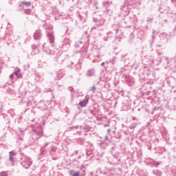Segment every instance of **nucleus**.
Listing matches in <instances>:
<instances>
[{"mask_svg": "<svg viewBox=\"0 0 176 176\" xmlns=\"http://www.w3.org/2000/svg\"><path fill=\"white\" fill-rule=\"evenodd\" d=\"M45 30L47 32V36L48 38L50 43H54V35H53V26L48 25L45 26Z\"/></svg>", "mask_w": 176, "mask_h": 176, "instance_id": "obj_1", "label": "nucleus"}, {"mask_svg": "<svg viewBox=\"0 0 176 176\" xmlns=\"http://www.w3.org/2000/svg\"><path fill=\"white\" fill-rule=\"evenodd\" d=\"M21 164L24 168H30L31 164H32V161L30 157H24Z\"/></svg>", "mask_w": 176, "mask_h": 176, "instance_id": "obj_2", "label": "nucleus"}, {"mask_svg": "<svg viewBox=\"0 0 176 176\" xmlns=\"http://www.w3.org/2000/svg\"><path fill=\"white\" fill-rule=\"evenodd\" d=\"M43 48L44 52H45L47 54H52V50H50V48L47 46L46 43H44V45H43Z\"/></svg>", "mask_w": 176, "mask_h": 176, "instance_id": "obj_3", "label": "nucleus"}, {"mask_svg": "<svg viewBox=\"0 0 176 176\" xmlns=\"http://www.w3.org/2000/svg\"><path fill=\"white\" fill-rule=\"evenodd\" d=\"M87 102H89V98H87V97H85V98L84 100H82V101H80L79 102V105L83 108L85 107H86V105H87Z\"/></svg>", "mask_w": 176, "mask_h": 176, "instance_id": "obj_4", "label": "nucleus"}, {"mask_svg": "<svg viewBox=\"0 0 176 176\" xmlns=\"http://www.w3.org/2000/svg\"><path fill=\"white\" fill-rule=\"evenodd\" d=\"M95 74L94 69H91L87 71V75L88 76H93Z\"/></svg>", "mask_w": 176, "mask_h": 176, "instance_id": "obj_5", "label": "nucleus"}, {"mask_svg": "<svg viewBox=\"0 0 176 176\" xmlns=\"http://www.w3.org/2000/svg\"><path fill=\"white\" fill-rule=\"evenodd\" d=\"M34 39H39L41 38V33L39 31H37L34 34Z\"/></svg>", "mask_w": 176, "mask_h": 176, "instance_id": "obj_6", "label": "nucleus"}, {"mask_svg": "<svg viewBox=\"0 0 176 176\" xmlns=\"http://www.w3.org/2000/svg\"><path fill=\"white\" fill-rule=\"evenodd\" d=\"M14 76H15L17 78H21V74H20V69H18L14 72Z\"/></svg>", "mask_w": 176, "mask_h": 176, "instance_id": "obj_7", "label": "nucleus"}, {"mask_svg": "<svg viewBox=\"0 0 176 176\" xmlns=\"http://www.w3.org/2000/svg\"><path fill=\"white\" fill-rule=\"evenodd\" d=\"M69 173L72 176H79V172H75L72 170H69Z\"/></svg>", "mask_w": 176, "mask_h": 176, "instance_id": "obj_8", "label": "nucleus"}, {"mask_svg": "<svg viewBox=\"0 0 176 176\" xmlns=\"http://www.w3.org/2000/svg\"><path fill=\"white\" fill-rule=\"evenodd\" d=\"M22 3H23L25 6H31V2H23Z\"/></svg>", "mask_w": 176, "mask_h": 176, "instance_id": "obj_9", "label": "nucleus"}, {"mask_svg": "<svg viewBox=\"0 0 176 176\" xmlns=\"http://www.w3.org/2000/svg\"><path fill=\"white\" fill-rule=\"evenodd\" d=\"M0 176H8V173H7V172H5V171L1 172V173H0Z\"/></svg>", "mask_w": 176, "mask_h": 176, "instance_id": "obj_10", "label": "nucleus"}, {"mask_svg": "<svg viewBox=\"0 0 176 176\" xmlns=\"http://www.w3.org/2000/svg\"><path fill=\"white\" fill-rule=\"evenodd\" d=\"M13 156H16V153H14V151H10V157H13Z\"/></svg>", "mask_w": 176, "mask_h": 176, "instance_id": "obj_11", "label": "nucleus"}, {"mask_svg": "<svg viewBox=\"0 0 176 176\" xmlns=\"http://www.w3.org/2000/svg\"><path fill=\"white\" fill-rule=\"evenodd\" d=\"M14 76H16L14 75V73H13L12 74H10V79L11 80H13V79H14Z\"/></svg>", "mask_w": 176, "mask_h": 176, "instance_id": "obj_12", "label": "nucleus"}, {"mask_svg": "<svg viewBox=\"0 0 176 176\" xmlns=\"http://www.w3.org/2000/svg\"><path fill=\"white\" fill-rule=\"evenodd\" d=\"M10 162H14V158L13 157H10Z\"/></svg>", "mask_w": 176, "mask_h": 176, "instance_id": "obj_13", "label": "nucleus"}, {"mask_svg": "<svg viewBox=\"0 0 176 176\" xmlns=\"http://www.w3.org/2000/svg\"><path fill=\"white\" fill-rule=\"evenodd\" d=\"M25 13H27L28 14H30V13H31V10H27L25 11Z\"/></svg>", "mask_w": 176, "mask_h": 176, "instance_id": "obj_14", "label": "nucleus"}, {"mask_svg": "<svg viewBox=\"0 0 176 176\" xmlns=\"http://www.w3.org/2000/svg\"><path fill=\"white\" fill-rule=\"evenodd\" d=\"M96 89H97V88H96L95 86L92 87V90H93L94 91H96Z\"/></svg>", "mask_w": 176, "mask_h": 176, "instance_id": "obj_15", "label": "nucleus"}, {"mask_svg": "<svg viewBox=\"0 0 176 176\" xmlns=\"http://www.w3.org/2000/svg\"><path fill=\"white\" fill-rule=\"evenodd\" d=\"M80 20L83 21V17L80 15Z\"/></svg>", "mask_w": 176, "mask_h": 176, "instance_id": "obj_16", "label": "nucleus"}, {"mask_svg": "<svg viewBox=\"0 0 176 176\" xmlns=\"http://www.w3.org/2000/svg\"><path fill=\"white\" fill-rule=\"evenodd\" d=\"M107 35H112V32L107 33Z\"/></svg>", "mask_w": 176, "mask_h": 176, "instance_id": "obj_17", "label": "nucleus"}, {"mask_svg": "<svg viewBox=\"0 0 176 176\" xmlns=\"http://www.w3.org/2000/svg\"><path fill=\"white\" fill-rule=\"evenodd\" d=\"M42 134H43V133H42V132H40V133H38V135H42Z\"/></svg>", "mask_w": 176, "mask_h": 176, "instance_id": "obj_18", "label": "nucleus"}, {"mask_svg": "<svg viewBox=\"0 0 176 176\" xmlns=\"http://www.w3.org/2000/svg\"><path fill=\"white\" fill-rule=\"evenodd\" d=\"M104 64H105V63H104V62L102 63H101V66L102 67V65H104Z\"/></svg>", "mask_w": 176, "mask_h": 176, "instance_id": "obj_19", "label": "nucleus"}, {"mask_svg": "<svg viewBox=\"0 0 176 176\" xmlns=\"http://www.w3.org/2000/svg\"><path fill=\"white\" fill-rule=\"evenodd\" d=\"M104 41H108V38H104Z\"/></svg>", "mask_w": 176, "mask_h": 176, "instance_id": "obj_20", "label": "nucleus"}, {"mask_svg": "<svg viewBox=\"0 0 176 176\" xmlns=\"http://www.w3.org/2000/svg\"><path fill=\"white\" fill-rule=\"evenodd\" d=\"M87 155H90V153H89V151H87Z\"/></svg>", "mask_w": 176, "mask_h": 176, "instance_id": "obj_21", "label": "nucleus"}, {"mask_svg": "<svg viewBox=\"0 0 176 176\" xmlns=\"http://www.w3.org/2000/svg\"><path fill=\"white\" fill-rule=\"evenodd\" d=\"M107 131L109 133V131H111V129H108Z\"/></svg>", "mask_w": 176, "mask_h": 176, "instance_id": "obj_22", "label": "nucleus"}, {"mask_svg": "<svg viewBox=\"0 0 176 176\" xmlns=\"http://www.w3.org/2000/svg\"><path fill=\"white\" fill-rule=\"evenodd\" d=\"M48 145H49V144L47 143V144H45V146H47Z\"/></svg>", "mask_w": 176, "mask_h": 176, "instance_id": "obj_23", "label": "nucleus"}, {"mask_svg": "<svg viewBox=\"0 0 176 176\" xmlns=\"http://www.w3.org/2000/svg\"><path fill=\"white\" fill-rule=\"evenodd\" d=\"M112 64H114V63H113V62H112Z\"/></svg>", "mask_w": 176, "mask_h": 176, "instance_id": "obj_24", "label": "nucleus"}]
</instances>
